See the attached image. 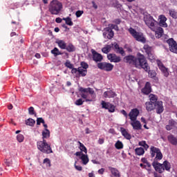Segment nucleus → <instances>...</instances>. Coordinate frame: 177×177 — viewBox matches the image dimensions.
Instances as JSON below:
<instances>
[{"label":"nucleus","mask_w":177,"mask_h":177,"mask_svg":"<svg viewBox=\"0 0 177 177\" xmlns=\"http://www.w3.org/2000/svg\"><path fill=\"white\" fill-rule=\"evenodd\" d=\"M123 62L131 66V67H136V68H143L145 71H149L150 66L146 60V57L140 53H137V57L129 55L123 58Z\"/></svg>","instance_id":"f257e3e1"},{"label":"nucleus","mask_w":177,"mask_h":177,"mask_svg":"<svg viewBox=\"0 0 177 177\" xmlns=\"http://www.w3.org/2000/svg\"><path fill=\"white\" fill-rule=\"evenodd\" d=\"M144 21L152 31H155L156 38H161L164 34V29L161 27L157 28L158 22L153 18L150 14H147L144 15Z\"/></svg>","instance_id":"f03ea898"},{"label":"nucleus","mask_w":177,"mask_h":177,"mask_svg":"<svg viewBox=\"0 0 177 177\" xmlns=\"http://www.w3.org/2000/svg\"><path fill=\"white\" fill-rule=\"evenodd\" d=\"M151 156L152 158H154L152 162V167L154 168L155 171L156 172L163 171L164 169H162V165L158 162V161L162 160V153H161V150L156 147H151Z\"/></svg>","instance_id":"7ed1b4c3"},{"label":"nucleus","mask_w":177,"mask_h":177,"mask_svg":"<svg viewBox=\"0 0 177 177\" xmlns=\"http://www.w3.org/2000/svg\"><path fill=\"white\" fill-rule=\"evenodd\" d=\"M63 9V3L57 0H53L49 5L48 10L51 15H59Z\"/></svg>","instance_id":"20e7f679"},{"label":"nucleus","mask_w":177,"mask_h":177,"mask_svg":"<svg viewBox=\"0 0 177 177\" xmlns=\"http://www.w3.org/2000/svg\"><path fill=\"white\" fill-rule=\"evenodd\" d=\"M37 147L39 151L44 153V154H50L51 153H53L50 145L48 144L46 140L38 141L37 142Z\"/></svg>","instance_id":"39448f33"},{"label":"nucleus","mask_w":177,"mask_h":177,"mask_svg":"<svg viewBox=\"0 0 177 177\" xmlns=\"http://www.w3.org/2000/svg\"><path fill=\"white\" fill-rule=\"evenodd\" d=\"M79 91H80V96L82 97V99H86V102H92V99L88 97V93H90V95H93L95 93L93 88L89 87L86 88L84 87H80Z\"/></svg>","instance_id":"423d86ee"},{"label":"nucleus","mask_w":177,"mask_h":177,"mask_svg":"<svg viewBox=\"0 0 177 177\" xmlns=\"http://www.w3.org/2000/svg\"><path fill=\"white\" fill-rule=\"evenodd\" d=\"M129 32L133 38L136 39V41L142 42V44H146V38L143 36V33L136 31L133 28H129Z\"/></svg>","instance_id":"0eeeda50"},{"label":"nucleus","mask_w":177,"mask_h":177,"mask_svg":"<svg viewBox=\"0 0 177 177\" xmlns=\"http://www.w3.org/2000/svg\"><path fill=\"white\" fill-rule=\"evenodd\" d=\"M165 39L166 40L167 44L169 45V49L170 52L173 53H176L177 55V43L174 41V38L168 39V35H165L164 36Z\"/></svg>","instance_id":"6e6552de"},{"label":"nucleus","mask_w":177,"mask_h":177,"mask_svg":"<svg viewBox=\"0 0 177 177\" xmlns=\"http://www.w3.org/2000/svg\"><path fill=\"white\" fill-rule=\"evenodd\" d=\"M149 101L145 102L146 110H149V109H153V106L156 104L159 100L158 97L154 94H150L149 95Z\"/></svg>","instance_id":"1a4fd4ad"},{"label":"nucleus","mask_w":177,"mask_h":177,"mask_svg":"<svg viewBox=\"0 0 177 177\" xmlns=\"http://www.w3.org/2000/svg\"><path fill=\"white\" fill-rule=\"evenodd\" d=\"M153 110H156L157 114H162L164 113V105L162 104V101H158L152 108H149L147 111H153Z\"/></svg>","instance_id":"9d476101"},{"label":"nucleus","mask_w":177,"mask_h":177,"mask_svg":"<svg viewBox=\"0 0 177 177\" xmlns=\"http://www.w3.org/2000/svg\"><path fill=\"white\" fill-rule=\"evenodd\" d=\"M97 66L100 70H103L104 71H112L113 68H114V65L107 62L97 63Z\"/></svg>","instance_id":"9b49d317"},{"label":"nucleus","mask_w":177,"mask_h":177,"mask_svg":"<svg viewBox=\"0 0 177 177\" xmlns=\"http://www.w3.org/2000/svg\"><path fill=\"white\" fill-rule=\"evenodd\" d=\"M75 156L76 157H79L80 160H82V162L84 165H86L89 162V158L88 157V155L86 153H82V151H77L75 153Z\"/></svg>","instance_id":"f8f14e48"},{"label":"nucleus","mask_w":177,"mask_h":177,"mask_svg":"<svg viewBox=\"0 0 177 177\" xmlns=\"http://www.w3.org/2000/svg\"><path fill=\"white\" fill-rule=\"evenodd\" d=\"M91 52L92 54V59L93 62H95V63H100L102 62L103 55H102V54L95 51V49H91Z\"/></svg>","instance_id":"ddd939ff"},{"label":"nucleus","mask_w":177,"mask_h":177,"mask_svg":"<svg viewBox=\"0 0 177 177\" xmlns=\"http://www.w3.org/2000/svg\"><path fill=\"white\" fill-rule=\"evenodd\" d=\"M104 31L103 36L106 39H112L114 37V31L109 26L105 28Z\"/></svg>","instance_id":"4468645a"},{"label":"nucleus","mask_w":177,"mask_h":177,"mask_svg":"<svg viewBox=\"0 0 177 177\" xmlns=\"http://www.w3.org/2000/svg\"><path fill=\"white\" fill-rule=\"evenodd\" d=\"M156 63L158 64V68L162 71V74L165 77H168L169 75V73H168V69L164 66V64L160 60L157 59Z\"/></svg>","instance_id":"2eb2a0df"},{"label":"nucleus","mask_w":177,"mask_h":177,"mask_svg":"<svg viewBox=\"0 0 177 177\" xmlns=\"http://www.w3.org/2000/svg\"><path fill=\"white\" fill-rule=\"evenodd\" d=\"M140 114L139 109L137 108L133 109L129 113V117L131 121H134L135 120H138V116Z\"/></svg>","instance_id":"dca6fc26"},{"label":"nucleus","mask_w":177,"mask_h":177,"mask_svg":"<svg viewBox=\"0 0 177 177\" xmlns=\"http://www.w3.org/2000/svg\"><path fill=\"white\" fill-rule=\"evenodd\" d=\"M107 59L111 63H120V62H121V57H118L115 54H109L107 55Z\"/></svg>","instance_id":"f3484780"},{"label":"nucleus","mask_w":177,"mask_h":177,"mask_svg":"<svg viewBox=\"0 0 177 177\" xmlns=\"http://www.w3.org/2000/svg\"><path fill=\"white\" fill-rule=\"evenodd\" d=\"M177 129V122L175 121L174 119H170L169 120V123L165 127V129L167 131H171L172 129Z\"/></svg>","instance_id":"a211bd4d"},{"label":"nucleus","mask_w":177,"mask_h":177,"mask_svg":"<svg viewBox=\"0 0 177 177\" xmlns=\"http://www.w3.org/2000/svg\"><path fill=\"white\" fill-rule=\"evenodd\" d=\"M141 92L143 95H150V93H151V84L147 82L144 88L141 89Z\"/></svg>","instance_id":"6ab92c4d"},{"label":"nucleus","mask_w":177,"mask_h":177,"mask_svg":"<svg viewBox=\"0 0 177 177\" xmlns=\"http://www.w3.org/2000/svg\"><path fill=\"white\" fill-rule=\"evenodd\" d=\"M131 125L135 131H140V129H142V124L140 123V121L137 119L131 120Z\"/></svg>","instance_id":"aec40b11"},{"label":"nucleus","mask_w":177,"mask_h":177,"mask_svg":"<svg viewBox=\"0 0 177 177\" xmlns=\"http://www.w3.org/2000/svg\"><path fill=\"white\" fill-rule=\"evenodd\" d=\"M160 165H162V168L163 171L162 172L157 171L158 172V174H162L164 171H167L168 172L171 171V163H169L168 160H165L163 163L162 164L160 163Z\"/></svg>","instance_id":"412c9836"},{"label":"nucleus","mask_w":177,"mask_h":177,"mask_svg":"<svg viewBox=\"0 0 177 177\" xmlns=\"http://www.w3.org/2000/svg\"><path fill=\"white\" fill-rule=\"evenodd\" d=\"M113 48L116 53H120V55H121L122 56H125V50H124V48H122V47H120L118 44L114 43Z\"/></svg>","instance_id":"4be33fe9"},{"label":"nucleus","mask_w":177,"mask_h":177,"mask_svg":"<svg viewBox=\"0 0 177 177\" xmlns=\"http://www.w3.org/2000/svg\"><path fill=\"white\" fill-rule=\"evenodd\" d=\"M159 20V26L160 27H164L165 28L168 27V24H167V18L165 17V15H160Z\"/></svg>","instance_id":"5701e85b"},{"label":"nucleus","mask_w":177,"mask_h":177,"mask_svg":"<svg viewBox=\"0 0 177 177\" xmlns=\"http://www.w3.org/2000/svg\"><path fill=\"white\" fill-rule=\"evenodd\" d=\"M121 133L122 136H124V139H127V140H131L132 139V136L128 131L127 129L122 128L121 129Z\"/></svg>","instance_id":"b1692460"},{"label":"nucleus","mask_w":177,"mask_h":177,"mask_svg":"<svg viewBox=\"0 0 177 177\" xmlns=\"http://www.w3.org/2000/svg\"><path fill=\"white\" fill-rule=\"evenodd\" d=\"M167 140L171 143V145H173L174 146L177 145V138L175 137V136L170 134L167 136Z\"/></svg>","instance_id":"393cba45"},{"label":"nucleus","mask_w":177,"mask_h":177,"mask_svg":"<svg viewBox=\"0 0 177 177\" xmlns=\"http://www.w3.org/2000/svg\"><path fill=\"white\" fill-rule=\"evenodd\" d=\"M116 95H117L115 94V93L114 91H111V90L105 91L104 93V97L105 98L108 97V98L111 99V98H113V97H115Z\"/></svg>","instance_id":"a878e982"},{"label":"nucleus","mask_w":177,"mask_h":177,"mask_svg":"<svg viewBox=\"0 0 177 177\" xmlns=\"http://www.w3.org/2000/svg\"><path fill=\"white\" fill-rule=\"evenodd\" d=\"M77 143L79 144V149L82 153H84L85 154L88 153V149H86V147L82 144L80 141H78Z\"/></svg>","instance_id":"bb28decb"},{"label":"nucleus","mask_w":177,"mask_h":177,"mask_svg":"<svg viewBox=\"0 0 177 177\" xmlns=\"http://www.w3.org/2000/svg\"><path fill=\"white\" fill-rule=\"evenodd\" d=\"M52 55H54L55 57H57V56H60L63 55V53L60 52L59 48L57 47L54 48L53 50H51Z\"/></svg>","instance_id":"cd10ccee"},{"label":"nucleus","mask_w":177,"mask_h":177,"mask_svg":"<svg viewBox=\"0 0 177 177\" xmlns=\"http://www.w3.org/2000/svg\"><path fill=\"white\" fill-rule=\"evenodd\" d=\"M42 136L43 140L45 139H49V138H50V131H49V129H46L45 131H43Z\"/></svg>","instance_id":"c85d7f7f"},{"label":"nucleus","mask_w":177,"mask_h":177,"mask_svg":"<svg viewBox=\"0 0 177 177\" xmlns=\"http://www.w3.org/2000/svg\"><path fill=\"white\" fill-rule=\"evenodd\" d=\"M147 73H148V74H149V77H150V78H153V80H158V78H157V77H156V75H157V73H156V71H150V69H149L147 71Z\"/></svg>","instance_id":"c756f323"},{"label":"nucleus","mask_w":177,"mask_h":177,"mask_svg":"<svg viewBox=\"0 0 177 177\" xmlns=\"http://www.w3.org/2000/svg\"><path fill=\"white\" fill-rule=\"evenodd\" d=\"M57 44L58 45L59 48H60V49L64 50V49H66V48L67 46V44L64 40H59L58 41H57Z\"/></svg>","instance_id":"7c9ffc66"},{"label":"nucleus","mask_w":177,"mask_h":177,"mask_svg":"<svg viewBox=\"0 0 177 177\" xmlns=\"http://www.w3.org/2000/svg\"><path fill=\"white\" fill-rule=\"evenodd\" d=\"M78 74L80 77H86V75L88 74V70L82 69V67H79Z\"/></svg>","instance_id":"2f4dec72"},{"label":"nucleus","mask_w":177,"mask_h":177,"mask_svg":"<svg viewBox=\"0 0 177 177\" xmlns=\"http://www.w3.org/2000/svg\"><path fill=\"white\" fill-rule=\"evenodd\" d=\"M109 170L111 171L112 175L115 177H120V171H118V169L114 168V167H109Z\"/></svg>","instance_id":"473e14b6"},{"label":"nucleus","mask_w":177,"mask_h":177,"mask_svg":"<svg viewBox=\"0 0 177 177\" xmlns=\"http://www.w3.org/2000/svg\"><path fill=\"white\" fill-rule=\"evenodd\" d=\"M62 20H64L67 26H74V23L73 22V20L70 17H67L66 18H63Z\"/></svg>","instance_id":"72a5a7b5"},{"label":"nucleus","mask_w":177,"mask_h":177,"mask_svg":"<svg viewBox=\"0 0 177 177\" xmlns=\"http://www.w3.org/2000/svg\"><path fill=\"white\" fill-rule=\"evenodd\" d=\"M136 154L137 156H143L145 154V149L142 147H138L135 149Z\"/></svg>","instance_id":"f704fd0d"},{"label":"nucleus","mask_w":177,"mask_h":177,"mask_svg":"<svg viewBox=\"0 0 177 177\" xmlns=\"http://www.w3.org/2000/svg\"><path fill=\"white\" fill-rule=\"evenodd\" d=\"M143 49L145 51V53H147V55L148 53H150L151 52H152L153 47L149 46V44H145Z\"/></svg>","instance_id":"c9c22d12"},{"label":"nucleus","mask_w":177,"mask_h":177,"mask_svg":"<svg viewBox=\"0 0 177 177\" xmlns=\"http://www.w3.org/2000/svg\"><path fill=\"white\" fill-rule=\"evenodd\" d=\"M169 15L172 19H177V12L175 9H170L169 10Z\"/></svg>","instance_id":"e433bc0d"},{"label":"nucleus","mask_w":177,"mask_h":177,"mask_svg":"<svg viewBox=\"0 0 177 177\" xmlns=\"http://www.w3.org/2000/svg\"><path fill=\"white\" fill-rule=\"evenodd\" d=\"M115 147L118 150H121V149H124V144H122V142L118 140L115 144Z\"/></svg>","instance_id":"4c0bfd02"},{"label":"nucleus","mask_w":177,"mask_h":177,"mask_svg":"<svg viewBox=\"0 0 177 177\" xmlns=\"http://www.w3.org/2000/svg\"><path fill=\"white\" fill-rule=\"evenodd\" d=\"M65 49L67 50V52L71 53L75 50V47H74V45L72 44H69L68 46H66Z\"/></svg>","instance_id":"58836bf2"},{"label":"nucleus","mask_w":177,"mask_h":177,"mask_svg":"<svg viewBox=\"0 0 177 177\" xmlns=\"http://www.w3.org/2000/svg\"><path fill=\"white\" fill-rule=\"evenodd\" d=\"M110 50H111V46L110 45H106L105 47L102 48V52H103V53H105L106 55H107V53H109Z\"/></svg>","instance_id":"ea45409f"},{"label":"nucleus","mask_w":177,"mask_h":177,"mask_svg":"<svg viewBox=\"0 0 177 177\" xmlns=\"http://www.w3.org/2000/svg\"><path fill=\"white\" fill-rule=\"evenodd\" d=\"M26 124L29 125V127H34L35 121L32 118H29L26 121Z\"/></svg>","instance_id":"a19ab883"},{"label":"nucleus","mask_w":177,"mask_h":177,"mask_svg":"<svg viewBox=\"0 0 177 177\" xmlns=\"http://www.w3.org/2000/svg\"><path fill=\"white\" fill-rule=\"evenodd\" d=\"M147 55L148 56L149 60L153 61L156 59V55H154L153 50L151 51V53H148Z\"/></svg>","instance_id":"79ce46f5"},{"label":"nucleus","mask_w":177,"mask_h":177,"mask_svg":"<svg viewBox=\"0 0 177 177\" xmlns=\"http://www.w3.org/2000/svg\"><path fill=\"white\" fill-rule=\"evenodd\" d=\"M101 104H102V109H105L106 110H109V108L110 107V104H111V103L106 102L104 101H102Z\"/></svg>","instance_id":"37998d69"},{"label":"nucleus","mask_w":177,"mask_h":177,"mask_svg":"<svg viewBox=\"0 0 177 177\" xmlns=\"http://www.w3.org/2000/svg\"><path fill=\"white\" fill-rule=\"evenodd\" d=\"M138 145L139 146H142V147H144L145 150H147V149H149V145L146 143V141H140L138 142Z\"/></svg>","instance_id":"c03bdc74"},{"label":"nucleus","mask_w":177,"mask_h":177,"mask_svg":"<svg viewBox=\"0 0 177 177\" xmlns=\"http://www.w3.org/2000/svg\"><path fill=\"white\" fill-rule=\"evenodd\" d=\"M17 140H18L19 143L24 142V136H23L22 134H18L17 136Z\"/></svg>","instance_id":"a18cd8bd"},{"label":"nucleus","mask_w":177,"mask_h":177,"mask_svg":"<svg viewBox=\"0 0 177 177\" xmlns=\"http://www.w3.org/2000/svg\"><path fill=\"white\" fill-rule=\"evenodd\" d=\"M80 67H82V69L84 70H86L87 68H89V65H88V63L85 62H82L80 63Z\"/></svg>","instance_id":"49530a36"},{"label":"nucleus","mask_w":177,"mask_h":177,"mask_svg":"<svg viewBox=\"0 0 177 177\" xmlns=\"http://www.w3.org/2000/svg\"><path fill=\"white\" fill-rule=\"evenodd\" d=\"M108 111H109V113H114V111H115V106H114V104H111L109 105V108L108 109Z\"/></svg>","instance_id":"de8ad7c7"},{"label":"nucleus","mask_w":177,"mask_h":177,"mask_svg":"<svg viewBox=\"0 0 177 177\" xmlns=\"http://www.w3.org/2000/svg\"><path fill=\"white\" fill-rule=\"evenodd\" d=\"M108 26H109L110 27V28H111V30H115L116 31H118V30H119V28H118V26H117V25H114V24H109V25H108Z\"/></svg>","instance_id":"09e8293b"},{"label":"nucleus","mask_w":177,"mask_h":177,"mask_svg":"<svg viewBox=\"0 0 177 177\" xmlns=\"http://www.w3.org/2000/svg\"><path fill=\"white\" fill-rule=\"evenodd\" d=\"M41 124H45V120L42 118H38L37 119V125H41Z\"/></svg>","instance_id":"8fccbe9b"},{"label":"nucleus","mask_w":177,"mask_h":177,"mask_svg":"<svg viewBox=\"0 0 177 177\" xmlns=\"http://www.w3.org/2000/svg\"><path fill=\"white\" fill-rule=\"evenodd\" d=\"M84 102L82 101V99H78L75 101V104H76V106H82V104H84Z\"/></svg>","instance_id":"3c124183"},{"label":"nucleus","mask_w":177,"mask_h":177,"mask_svg":"<svg viewBox=\"0 0 177 177\" xmlns=\"http://www.w3.org/2000/svg\"><path fill=\"white\" fill-rule=\"evenodd\" d=\"M142 162H143L144 164L147 165V167H148V168H150V162H149V161H147V159L146 158H142L141 159Z\"/></svg>","instance_id":"603ef678"},{"label":"nucleus","mask_w":177,"mask_h":177,"mask_svg":"<svg viewBox=\"0 0 177 177\" xmlns=\"http://www.w3.org/2000/svg\"><path fill=\"white\" fill-rule=\"evenodd\" d=\"M28 113L30 115H34L35 114V111L32 106L28 108Z\"/></svg>","instance_id":"864d4df0"},{"label":"nucleus","mask_w":177,"mask_h":177,"mask_svg":"<svg viewBox=\"0 0 177 177\" xmlns=\"http://www.w3.org/2000/svg\"><path fill=\"white\" fill-rule=\"evenodd\" d=\"M76 17H81L82 15H84V11L83 10H77L75 13Z\"/></svg>","instance_id":"5fc2aeb1"},{"label":"nucleus","mask_w":177,"mask_h":177,"mask_svg":"<svg viewBox=\"0 0 177 177\" xmlns=\"http://www.w3.org/2000/svg\"><path fill=\"white\" fill-rule=\"evenodd\" d=\"M65 66L66 67H67L68 68H73L74 67V65L73 64H71V62H66L65 63Z\"/></svg>","instance_id":"6e6d98bb"},{"label":"nucleus","mask_w":177,"mask_h":177,"mask_svg":"<svg viewBox=\"0 0 177 177\" xmlns=\"http://www.w3.org/2000/svg\"><path fill=\"white\" fill-rule=\"evenodd\" d=\"M43 162L44 164H47L48 167H50V160H49V158H45Z\"/></svg>","instance_id":"4d7b16f0"},{"label":"nucleus","mask_w":177,"mask_h":177,"mask_svg":"<svg viewBox=\"0 0 177 177\" xmlns=\"http://www.w3.org/2000/svg\"><path fill=\"white\" fill-rule=\"evenodd\" d=\"M120 113L125 117V118H128V113L124 109H122Z\"/></svg>","instance_id":"13d9d810"},{"label":"nucleus","mask_w":177,"mask_h":177,"mask_svg":"<svg viewBox=\"0 0 177 177\" xmlns=\"http://www.w3.org/2000/svg\"><path fill=\"white\" fill-rule=\"evenodd\" d=\"M71 73L72 74H77V73H78V68H71Z\"/></svg>","instance_id":"bf43d9fd"},{"label":"nucleus","mask_w":177,"mask_h":177,"mask_svg":"<svg viewBox=\"0 0 177 177\" xmlns=\"http://www.w3.org/2000/svg\"><path fill=\"white\" fill-rule=\"evenodd\" d=\"M75 169H77V171H82V167L81 166H78L77 165H75Z\"/></svg>","instance_id":"052dcab7"},{"label":"nucleus","mask_w":177,"mask_h":177,"mask_svg":"<svg viewBox=\"0 0 177 177\" xmlns=\"http://www.w3.org/2000/svg\"><path fill=\"white\" fill-rule=\"evenodd\" d=\"M98 174H100V175H103V174H104V168H101L98 170Z\"/></svg>","instance_id":"680f3d73"},{"label":"nucleus","mask_w":177,"mask_h":177,"mask_svg":"<svg viewBox=\"0 0 177 177\" xmlns=\"http://www.w3.org/2000/svg\"><path fill=\"white\" fill-rule=\"evenodd\" d=\"M113 23H115V24H120L121 23V19H116L113 21Z\"/></svg>","instance_id":"e2e57ef3"},{"label":"nucleus","mask_w":177,"mask_h":177,"mask_svg":"<svg viewBox=\"0 0 177 177\" xmlns=\"http://www.w3.org/2000/svg\"><path fill=\"white\" fill-rule=\"evenodd\" d=\"M98 143L99 145H103V143H104V138H100L98 140Z\"/></svg>","instance_id":"0e129e2a"},{"label":"nucleus","mask_w":177,"mask_h":177,"mask_svg":"<svg viewBox=\"0 0 177 177\" xmlns=\"http://www.w3.org/2000/svg\"><path fill=\"white\" fill-rule=\"evenodd\" d=\"M55 21L56 23H62V21H63V19H62V18L60 17H57L55 19Z\"/></svg>","instance_id":"69168bd1"},{"label":"nucleus","mask_w":177,"mask_h":177,"mask_svg":"<svg viewBox=\"0 0 177 177\" xmlns=\"http://www.w3.org/2000/svg\"><path fill=\"white\" fill-rule=\"evenodd\" d=\"M91 3H92L93 8H94V9H97V5L96 4V3H95V1H92Z\"/></svg>","instance_id":"338daca9"},{"label":"nucleus","mask_w":177,"mask_h":177,"mask_svg":"<svg viewBox=\"0 0 177 177\" xmlns=\"http://www.w3.org/2000/svg\"><path fill=\"white\" fill-rule=\"evenodd\" d=\"M153 176L154 177H162V176H161L160 174H158L157 172L153 173Z\"/></svg>","instance_id":"774afa93"}]
</instances>
